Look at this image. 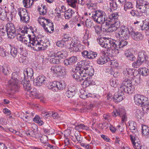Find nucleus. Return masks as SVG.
Masks as SVG:
<instances>
[{"mask_svg": "<svg viewBox=\"0 0 149 149\" xmlns=\"http://www.w3.org/2000/svg\"><path fill=\"white\" fill-rule=\"evenodd\" d=\"M73 71L74 72V77L76 79L79 78L80 80H84L82 77H85V79H86L88 78L87 76H91L94 74L93 69L84 61L78 62Z\"/></svg>", "mask_w": 149, "mask_h": 149, "instance_id": "nucleus-1", "label": "nucleus"}, {"mask_svg": "<svg viewBox=\"0 0 149 149\" xmlns=\"http://www.w3.org/2000/svg\"><path fill=\"white\" fill-rule=\"evenodd\" d=\"M119 41L114 42L110 41L107 38L99 36L97 38V41L99 45L102 47L107 49V50H110L111 48L119 51L121 48H123L127 45V41L126 40L122 39Z\"/></svg>", "mask_w": 149, "mask_h": 149, "instance_id": "nucleus-2", "label": "nucleus"}, {"mask_svg": "<svg viewBox=\"0 0 149 149\" xmlns=\"http://www.w3.org/2000/svg\"><path fill=\"white\" fill-rule=\"evenodd\" d=\"M134 100L135 104L141 107L143 111L149 109L148 99L147 97L140 95H136L134 97Z\"/></svg>", "mask_w": 149, "mask_h": 149, "instance_id": "nucleus-3", "label": "nucleus"}, {"mask_svg": "<svg viewBox=\"0 0 149 149\" xmlns=\"http://www.w3.org/2000/svg\"><path fill=\"white\" fill-rule=\"evenodd\" d=\"M125 89L122 90L119 88V91L115 94L113 97V100L116 102L118 103L122 101L123 99V95H124L123 92L128 94H131L134 90V86L133 85L129 87H124Z\"/></svg>", "mask_w": 149, "mask_h": 149, "instance_id": "nucleus-4", "label": "nucleus"}, {"mask_svg": "<svg viewBox=\"0 0 149 149\" xmlns=\"http://www.w3.org/2000/svg\"><path fill=\"white\" fill-rule=\"evenodd\" d=\"M94 21L100 24H103L107 21V16L105 12L100 10H97L93 14L92 16Z\"/></svg>", "mask_w": 149, "mask_h": 149, "instance_id": "nucleus-5", "label": "nucleus"}, {"mask_svg": "<svg viewBox=\"0 0 149 149\" xmlns=\"http://www.w3.org/2000/svg\"><path fill=\"white\" fill-rule=\"evenodd\" d=\"M131 30L130 28L129 29L125 26H122L120 28V30L116 33L115 37L117 38L121 39H128L129 38Z\"/></svg>", "mask_w": 149, "mask_h": 149, "instance_id": "nucleus-6", "label": "nucleus"}, {"mask_svg": "<svg viewBox=\"0 0 149 149\" xmlns=\"http://www.w3.org/2000/svg\"><path fill=\"white\" fill-rule=\"evenodd\" d=\"M22 85L23 86L24 89L27 91L29 92V95L31 97L34 96H38V92L37 90L35 88H31V84L29 81V80H25L21 81Z\"/></svg>", "mask_w": 149, "mask_h": 149, "instance_id": "nucleus-7", "label": "nucleus"}, {"mask_svg": "<svg viewBox=\"0 0 149 149\" xmlns=\"http://www.w3.org/2000/svg\"><path fill=\"white\" fill-rule=\"evenodd\" d=\"M136 8L140 12L149 15V3L140 1L136 2Z\"/></svg>", "mask_w": 149, "mask_h": 149, "instance_id": "nucleus-8", "label": "nucleus"}, {"mask_svg": "<svg viewBox=\"0 0 149 149\" xmlns=\"http://www.w3.org/2000/svg\"><path fill=\"white\" fill-rule=\"evenodd\" d=\"M112 116L114 117L117 116L121 117L122 122L124 123L127 120V117L125 110L123 108H121L116 109L112 113Z\"/></svg>", "mask_w": 149, "mask_h": 149, "instance_id": "nucleus-9", "label": "nucleus"}, {"mask_svg": "<svg viewBox=\"0 0 149 149\" xmlns=\"http://www.w3.org/2000/svg\"><path fill=\"white\" fill-rule=\"evenodd\" d=\"M8 38H13L16 35V30L14 24L12 23H8L5 26Z\"/></svg>", "mask_w": 149, "mask_h": 149, "instance_id": "nucleus-10", "label": "nucleus"}, {"mask_svg": "<svg viewBox=\"0 0 149 149\" xmlns=\"http://www.w3.org/2000/svg\"><path fill=\"white\" fill-rule=\"evenodd\" d=\"M43 42L42 40L39 38H35L31 48L34 51H39L45 49L43 45Z\"/></svg>", "mask_w": 149, "mask_h": 149, "instance_id": "nucleus-11", "label": "nucleus"}, {"mask_svg": "<svg viewBox=\"0 0 149 149\" xmlns=\"http://www.w3.org/2000/svg\"><path fill=\"white\" fill-rule=\"evenodd\" d=\"M17 77L18 75L17 73H13L12 74L11 79L8 81L9 86L14 90H17L18 88Z\"/></svg>", "mask_w": 149, "mask_h": 149, "instance_id": "nucleus-12", "label": "nucleus"}, {"mask_svg": "<svg viewBox=\"0 0 149 149\" xmlns=\"http://www.w3.org/2000/svg\"><path fill=\"white\" fill-rule=\"evenodd\" d=\"M51 70L52 73L59 76H63L65 74L64 67L60 65L54 66L51 67Z\"/></svg>", "mask_w": 149, "mask_h": 149, "instance_id": "nucleus-13", "label": "nucleus"}, {"mask_svg": "<svg viewBox=\"0 0 149 149\" xmlns=\"http://www.w3.org/2000/svg\"><path fill=\"white\" fill-rule=\"evenodd\" d=\"M23 36L19 38V40L27 45L28 47H31V48L35 37L31 38V36L29 35L28 36Z\"/></svg>", "mask_w": 149, "mask_h": 149, "instance_id": "nucleus-14", "label": "nucleus"}, {"mask_svg": "<svg viewBox=\"0 0 149 149\" xmlns=\"http://www.w3.org/2000/svg\"><path fill=\"white\" fill-rule=\"evenodd\" d=\"M47 81V78L42 75H39L36 78L33 80V84L36 86H41L43 84H45Z\"/></svg>", "mask_w": 149, "mask_h": 149, "instance_id": "nucleus-15", "label": "nucleus"}, {"mask_svg": "<svg viewBox=\"0 0 149 149\" xmlns=\"http://www.w3.org/2000/svg\"><path fill=\"white\" fill-rule=\"evenodd\" d=\"M131 31L130 35L132 38L136 41H141L143 38V36L141 33L139 32H135L132 29L130 28Z\"/></svg>", "mask_w": 149, "mask_h": 149, "instance_id": "nucleus-16", "label": "nucleus"}, {"mask_svg": "<svg viewBox=\"0 0 149 149\" xmlns=\"http://www.w3.org/2000/svg\"><path fill=\"white\" fill-rule=\"evenodd\" d=\"M24 80L22 81H24V80H29V79H31L32 78V79L33 78V70L31 68H26L25 70L24 71Z\"/></svg>", "mask_w": 149, "mask_h": 149, "instance_id": "nucleus-17", "label": "nucleus"}, {"mask_svg": "<svg viewBox=\"0 0 149 149\" xmlns=\"http://www.w3.org/2000/svg\"><path fill=\"white\" fill-rule=\"evenodd\" d=\"M138 56L137 59L142 63L145 61L147 62L148 57L146 53L144 51L139 52L138 54Z\"/></svg>", "mask_w": 149, "mask_h": 149, "instance_id": "nucleus-18", "label": "nucleus"}, {"mask_svg": "<svg viewBox=\"0 0 149 149\" xmlns=\"http://www.w3.org/2000/svg\"><path fill=\"white\" fill-rule=\"evenodd\" d=\"M77 60V57L74 56H72L64 60L63 63L66 66L68 65H72L75 63Z\"/></svg>", "mask_w": 149, "mask_h": 149, "instance_id": "nucleus-19", "label": "nucleus"}, {"mask_svg": "<svg viewBox=\"0 0 149 149\" xmlns=\"http://www.w3.org/2000/svg\"><path fill=\"white\" fill-rule=\"evenodd\" d=\"M127 125L129 127L132 133L135 134L138 133V130L136 128V123L133 121H130L127 123Z\"/></svg>", "mask_w": 149, "mask_h": 149, "instance_id": "nucleus-20", "label": "nucleus"}, {"mask_svg": "<svg viewBox=\"0 0 149 149\" xmlns=\"http://www.w3.org/2000/svg\"><path fill=\"white\" fill-rule=\"evenodd\" d=\"M38 21L39 24L41 25L43 28L44 26H47L49 23H52L51 20L48 19H47L45 17L41 16L39 17Z\"/></svg>", "mask_w": 149, "mask_h": 149, "instance_id": "nucleus-21", "label": "nucleus"}, {"mask_svg": "<svg viewBox=\"0 0 149 149\" xmlns=\"http://www.w3.org/2000/svg\"><path fill=\"white\" fill-rule=\"evenodd\" d=\"M110 60L109 57L107 56L102 55L97 60V63L99 65H103L108 62Z\"/></svg>", "mask_w": 149, "mask_h": 149, "instance_id": "nucleus-22", "label": "nucleus"}, {"mask_svg": "<svg viewBox=\"0 0 149 149\" xmlns=\"http://www.w3.org/2000/svg\"><path fill=\"white\" fill-rule=\"evenodd\" d=\"M118 15L117 13H113L109 15L107 21L110 23L119 21L118 19Z\"/></svg>", "mask_w": 149, "mask_h": 149, "instance_id": "nucleus-23", "label": "nucleus"}, {"mask_svg": "<svg viewBox=\"0 0 149 149\" xmlns=\"http://www.w3.org/2000/svg\"><path fill=\"white\" fill-rule=\"evenodd\" d=\"M29 30L28 29H25V28H19V29L17 30V31H16V34H17L20 35L19 37L20 38L23 36H29V34L28 33V31Z\"/></svg>", "mask_w": 149, "mask_h": 149, "instance_id": "nucleus-24", "label": "nucleus"}, {"mask_svg": "<svg viewBox=\"0 0 149 149\" xmlns=\"http://www.w3.org/2000/svg\"><path fill=\"white\" fill-rule=\"evenodd\" d=\"M133 51L128 50L125 51V55L128 59L131 61H134L136 59L135 56L134 55Z\"/></svg>", "mask_w": 149, "mask_h": 149, "instance_id": "nucleus-25", "label": "nucleus"}, {"mask_svg": "<svg viewBox=\"0 0 149 149\" xmlns=\"http://www.w3.org/2000/svg\"><path fill=\"white\" fill-rule=\"evenodd\" d=\"M132 81L128 78L125 79L123 82L121 86L120 87V88L122 90L124 89V87H128L132 85Z\"/></svg>", "mask_w": 149, "mask_h": 149, "instance_id": "nucleus-26", "label": "nucleus"}, {"mask_svg": "<svg viewBox=\"0 0 149 149\" xmlns=\"http://www.w3.org/2000/svg\"><path fill=\"white\" fill-rule=\"evenodd\" d=\"M26 134L28 136L38 138L39 137V134L32 130H28L26 132Z\"/></svg>", "mask_w": 149, "mask_h": 149, "instance_id": "nucleus-27", "label": "nucleus"}, {"mask_svg": "<svg viewBox=\"0 0 149 149\" xmlns=\"http://www.w3.org/2000/svg\"><path fill=\"white\" fill-rule=\"evenodd\" d=\"M43 28L46 31L52 33L54 31L53 23L52 22L49 23L47 26H45Z\"/></svg>", "mask_w": 149, "mask_h": 149, "instance_id": "nucleus-28", "label": "nucleus"}, {"mask_svg": "<svg viewBox=\"0 0 149 149\" xmlns=\"http://www.w3.org/2000/svg\"><path fill=\"white\" fill-rule=\"evenodd\" d=\"M138 72L143 76H146L149 74V70L145 68H140L138 69Z\"/></svg>", "mask_w": 149, "mask_h": 149, "instance_id": "nucleus-29", "label": "nucleus"}, {"mask_svg": "<svg viewBox=\"0 0 149 149\" xmlns=\"http://www.w3.org/2000/svg\"><path fill=\"white\" fill-rule=\"evenodd\" d=\"M38 10L40 15H44L47 13V8L46 6L41 5L38 6Z\"/></svg>", "mask_w": 149, "mask_h": 149, "instance_id": "nucleus-30", "label": "nucleus"}, {"mask_svg": "<svg viewBox=\"0 0 149 149\" xmlns=\"http://www.w3.org/2000/svg\"><path fill=\"white\" fill-rule=\"evenodd\" d=\"M75 93V89L72 87L69 88L65 93L66 95L68 98L72 97L74 95Z\"/></svg>", "mask_w": 149, "mask_h": 149, "instance_id": "nucleus-31", "label": "nucleus"}, {"mask_svg": "<svg viewBox=\"0 0 149 149\" xmlns=\"http://www.w3.org/2000/svg\"><path fill=\"white\" fill-rule=\"evenodd\" d=\"M146 110L143 111V110H142L139 109H136V113L135 114L136 118L139 120V119H142V118L144 116V113L143 111H145Z\"/></svg>", "mask_w": 149, "mask_h": 149, "instance_id": "nucleus-32", "label": "nucleus"}, {"mask_svg": "<svg viewBox=\"0 0 149 149\" xmlns=\"http://www.w3.org/2000/svg\"><path fill=\"white\" fill-rule=\"evenodd\" d=\"M65 83L63 81H56V87L55 88V91H57L58 90L63 89L65 88Z\"/></svg>", "mask_w": 149, "mask_h": 149, "instance_id": "nucleus-33", "label": "nucleus"}, {"mask_svg": "<svg viewBox=\"0 0 149 149\" xmlns=\"http://www.w3.org/2000/svg\"><path fill=\"white\" fill-rule=\"evenodd\" d=\"M37 0H23L22 2L24 6L26 8L30 7L33 4V2Z\"/></svg>", "mask_w": 149, "mask_h": 149, "instance_id": "nucleus-34", "label": "nucleus"}, {"mask_svg": "<svg viewBox=\"0 0 149 149\" xmlns=\"http://www.w3.org/2000/svg\"><path fill=\"white\" fill-rule=\"evenodd\" d=\"M74 13V11L71 9H68L65 12L64 16L66 19H68L71 18L72 15Z\"/></svg>", "mask_w": 149, "mask_h": 149, "instance_id": "nucleus-35", "label": "nucleus"}, {"mask_svg": "<svg viewBox=\"0 0 149 149\" xmlns=\"http://www.w3.org/2000/svg\"><path fill=\"white\" fill-rule=\"evenodd\" d=\"M149 29V19L145 20L143 22V24L141 26V30H145L146 31Z\"/></svg>", "mask_w": 149, "mask_h": 149, "instance_id": "nucleus-36", "label": "nucleus"}, {"mask_svg": "<svg viewBox=\"0 0 149 149\" xmlns=\"http://www.w3.org/2000/svg\"><path fill=\"white\" fill-rule=\"evenodd\" d=\"M130 136L133 146H135L136 143H141L140 140L137 137L132 135H130Z\"/></svg>", "mask_w": 149, "mask_h": 149, "instance_id": "nucleus-37", "label": "nucleus"}, {"mask_svg": "<svg viewBox=\"0 0 149 149\" xmlns=\"http://www.w3.org/2000/svg\"><path fill=\"white\" fill-rule=\"evenodd\" d=\"M133 70H132L129 68H127L124 70L123 72V73L124 76L130 77V76L133 74Z\"/></svg>", "mask_w": 149, "mask_h": 149, "instance_id": "nucleus-38", "label": "nucleus"}, {"mask_svg": "<svg viewBox=\"0 0 149 149\" xmlns=\"http://www.w3.org/2000/svg\"><path fill=\"white\" fill-rule=\"evenodd\" d=\"M0 69H1L2 72L6 75L8 74L9 73L10 68L9 66H0Z\"/></svg>", "mask_w": 149, "mask_h": 149, "instance_id": "nucleus-39", "label": "nucleus"}, {"mask_svg": "<svg viewBox=\"0 0 149 149\" xmlns=\"http://www.w3.org/2000/svg\"><path fill=\"white\" fill-rule=\"evenodd\" d=\"M109 24L111 26L113 30L116 31L119 27L120 22L119 21H117L115 22H110Z\"/></svg>", "mask_w": 149, "mask_h": 149, "instance_id": "nucleus-40", "label": "nucleus"}, {"mask_svg": "<svg viewBox=\"0 0 149 149\" xmlns=\"http://www.w3.org/2000/svg\"><path fill=\"white\" fill-rule=\"evenodd\" d=\"M56 56L58 58H63L66 55V52L65 51H62L58 52L56 53Z\"/></svg>", "mask_w": 149, "mask_h": 149, "instance_id": "nucleus-41", "label": "nucleus"}, {"mask_svg": "<svg viewBox=\"0 0 149 149\" xmlns=\"http://www.w3.org/2000/svg\"><path fill=\"white\" fill-rule=\"evenodd\" d=\"M33 121L37 123L39 125L41 126L44 123L42 120H41L40 118V117L37 115H36L35 117L33 118Z\"/></svg>", "mask_w": 149, "mask_h": 149, "instance_id": "nucleus-42", "label": "nucleus"}, {"mask_svg": "<svg viewBox=\"0 0 149 149\" xmlns=\"http://www.w3.org/2000/svg\"><path fill=\"white\" fill-rule=\"evenodd\" d=\"M18 14L19 15L20 18H22L23 16H24L28 13L26 10L25 9H18Z\"/></svg>", "mask_w": 149, "mask_h": 149, "instance_id": "nucleus-43", "label": "nucleus"}, {"mask_svg": "<svg viewBox=\"0 0 149 149\" xmlns=\"http://www.w3.org/2000/svg\"><path fill=\"white\" fill-rule=\"evenodd\" d=\"M142 132L144 135H148L149 134V127L146 125L143 126L142 128Z\"/></svg>", "mask_w": 149, "mask_h": 149, "instance_id": "nucleus-44", "label": "nucleus"}, {"mask_svg": "<svg viewBox=\"0 0 149 149\" xmlns=\"http://www.w3.org/2000/svg\"><path fill=\"white\" fill-rule=\"evenodd\" d=\"M133 8L132 4L131 2H127L124 5V9L125 11H128Z\"/></svg>", "mask_w": 149, "mask_h": 149, "instance_id": "nucleus-45", "label": "nucleus"}, {"mask_svg": "<svg viewBox=\"0 0 149 149\" xmlns=\"http://www.w3.org/2000/svg\"><path fill=\"white\" fill-rule=\"evenodd\" d=\"M18 49L14 47L11 48L10 51V54L14 58L16 57L18 54Z\"/></svg>", "mask_w": 149, "mask_h": 149, "instance_id": "nucleus-46", "label": "nucleus"}, {"mask_svg": "<svg viewBox=\"0 0 149 149\" xmlns=\"http://www.w3.org/2000/svg\"><path fill=\"white\" fill-rule=\"evenodd\" d=\"M110 84L111 86L114 87H116L118 84V81L115 79H111L110 80Z\"/></svg>", "mask_w": 149, "mask_h": 149, "instance_id": "nucleus-47", "label": "nucleus"}, {"mask_svg": "<svg viewBox=\"0 0 149 149\" xmlns=\"http://www.w3.org/2000/svg\"><path fill=\"white\" fill-rule=\"evenodd\" d=\"M21 21L25 23H27L29 21V17L27 13L23 17L20 19Z\"/></svg>", "mask_w": 149, "mask_h": 149, "instance_id": "nucleus-48", "label": "nucleus"}, {"mask_svg": "<svg viewBox=\"0 0 149 149\" xmlns=\"http://www.w3.org/2000/svg\"><path fill=\"white\" fill-rule=\"evenodd\" d=\"M50 61L51 63L53 64H58L60 63L59 58L56 56L54 58H50Z\"/></svg>", "mask_w": 149, "mask_h": 149, "instance_id": "nucleus-49", "label": "nucleus"}, {"mask_svg": "<svg viewBox=\"0 0 149 149\" xmlns=\"http://www.w3.org/2000/svg\"><path fill=\"white\" fill-rule=\"evenodd\" d=\"M48 140V138L47 136L45 135H42L40 137V142L45 144L44 146H46V143L47 141Z\"/></svg>", "mask_w": 149, "mask_h": 149, "instance_id": "nucleus-50", "label": "nucleus"}, {"mask_svg": "<svg viewBox=\"0 0 149 149\" xmlns=\"http://www.w3.org/2000/svg\"><path fill=\"white\" fill-rule=\"evenodd\" d=\"M95 32L97 35L100 34L102 31L101 27L99 26H96L94 27Z\"/></svg>", "mask_w": 149, "mask_h": 149, "instance_id": "nucleus-51", "label": "nucleus"}, {"mask_svg": "<svg viewBox=\"0 0 149 149\" xmlns=\"http://www.w3.org/2000/svg\"><path fill=\"white\" fill-rule=\"evenodd\" d=\"M69 5L73 8L76 7L75 3L77 2V0H66Z\"/></svg>", "mask_w": 149, "mask_h": 149, "instance_id": "nucleus-52", "label": "nucleus"}, {"mask_svg": "<svg viewBox=\"0 0 149 149\" xmlns=\"http://www.w3.org/2000/svg\"><path fill=\"white\" fill-rule=\"evenodd\" d=\"M56 87V81L51 82L48 86L49 89H52L53 91H55V88Z\"/></svg>", "mask_w": 149, "mask_h": 149, "instance_id": "nucleus-53", "label": "nucleus"}, {"mask_svg": "<svg viewBox=\"0 0 149 149\" xmlns=\"http://www.w3.org/2000/svg\"><path fill=\"white\" fill-rule=\"evenodd\" d=\"M142 64V63L139 61L137 59L136 61H135L132 63V66L134 68H137L139 67Z\"/></svg>", "mask_w": 149, "mask_h": 149, "instance_id": "nucleus-54", "label": "nucleus"}, {"mask_svg": "<svg viewBox=\"0 0 149 149\" xmlns=\"http://www.w3.org/2000/svg\"><path fill=\"white\" fill-rule=\"evenodd\" d=\"M133 147L135 149H146L145 146L141 145V143H136Z\"/></svg>", "mask_w": 149, "mask_h": 149, "instance_id": "nucleus-55", "label": "nucleus"}, {"mask_svg": "<svg viewBox=\"0 0 149 149\" xmlns=\"http://www.w3.org/2000/svg\"><path fill=\"white\" fill-rule=\"evenodd\" d=\"M7 34L6 30L4 28L3 26L2 25L0 26V35L3 36Z\"/></svg>", "mask_w": 149, "mask_h": 149, "instance_id": "nucleus-56", "label": "nucleus"}, {"mask_svg": "<svg viewBox=\"0 0 149 149\" xmlns=\"http://www.w3.org/2000/svg\"><path fill=\"white\" fill-rule=\"evenodd\" d=\"M86 126L83 124H80L76 125L75 127V129L77 130H79L85 129Z\"/></svg>", "mask_w": 149, "mask_h": 149, "instance_id": "nucleus-57", "label": "nucleus"}, {"mask_svg": "<svg viewBox=\"0 0 149 149\" xmlns=\"http://www.w3.org/2000/svg\"><path fill=\"white\" fill-rule=\"evenodd\" d=\"M86 25L87 27H91L93 26V22L91 19H87L86 21Z\"/></svg>", "mask_w": 149, "mask_h": 149, "instance_id": "nucleus-58", "label": "nucleus"}, {"mask_svg": "<svg viewBox=\"0 0 149 149\" xmlns=\"http://www.w3.org/2000/svg\"><path fill=\"white\" fill-rule=\"evenodd\" d=\"M80 145L81 146L83 147L86 149H90L92 146L91 144H88L86 143H81Z\"/></svg>", "mask_w": 149, "mask_h": 149, "instance_id": "nucleus-59", "label": "nucleus"}, {"mask_svg": "<svg viewBox=\"0 0 149 149\" xmlns=\"http://www.w3.org/2000/svg\"><path fill=\"white\" fill-rule=\"evenodd\" d=\"M6 52L5 49L2 47L0 46V56L3 57L6 56Z\"/></svg>", "mask_w": 149, "mask_h": 149, "instance_id": "nucleus-60", "label": "nucleus"}, {"mask_svg": "<svg viewBox=\"0 0 149 149\" xmlns=\"http://www.w3.org/2000/svg\"><path fill=\"white\" fill-rule=\"evenodd\" d=\"M90 52H88L87 51H85L82 52V56L85 58H89L90 56L89 55Z\"/></svg>", "mask_w": 149, "mask_h": 149, "instance_id": "nucleus-61", "label": "nucleus"}, {"mask_svg": "<svg viewBox=\"0 0 149 149\" xmlns=\"http://www.w3.org/2000/svg\"><path fill=\"white\" fill-rule=\"evenodd\" d=\"M89 55L90 56L89 57V59H93L95 58L97 56V54L96 52H94L92 51L90 52Z\"/></svg>", "mask_w": 149, "mask_h": 149, "instance_id": "nucleus-62", "label": "nucleus"}, {"mask_svg": "<svg viewBox=\"0 0 149 149\" xmlns=\"http://www.w3.org/2000/svg\"><path fill=\"white\" fill-rule=\"evenodd\" d=\"M106 25H108V27L106 29V31L107 32H112L113 31H115L113 30V29L112 28L111 26L109 24H108L107 22H106Z\"/></svg>", "mask_w": 149, "mask_h": 149, "instance_id": "nucleus-63", "label": "nucleus"}, {"mask_svg": "<svg viewBox=\"0 0 149 149\" xmlns=\"http://www.w3.org/2000/svg\"><path fill=\"white\" fill-rule=\"evenodd\" d=\"M65 42L63 40L58 41L56 43V45L58 47H62L64 46Z\"/></svg>", "mask_w": 149, "mask_h": 149, "instance_id": "nucleus-64", "label": "nucleus"}]
</instances>
